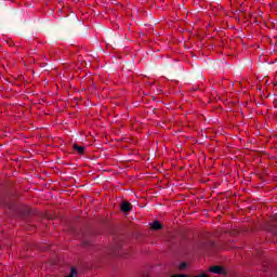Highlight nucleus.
Wrapping results in <instances>:
<instances>
[{
  "instance_id": "f257e3e1",
  "label": "nucleus",
  "mask_w": 277,
  "mask_h": 277,
  "mask_svg": "<svg viewBox=\"0 0 277 277\" xmlns=\"http://www.w3.org/2000/svg\"><path fill=\"white\" fill-rule=\"evenodd\" d=\"M120 209L122 213H129L130 211H133V205L128 201H121Z\"/></svg>"
},
{
  "instance_id": "f03ea898",
  "label": "nucleus",
  "mask_w": 277,
  "mask_h": 277,
  "mask_svg": "<svg viewBox=\"0 0 277 277\" xmlns=\"http://www.w3.org/2000/svg\"><path fill=\"white\" fill-rule=\"evenodd\" d=\"M210 272H212V274H226V272H224V267L222 266H212Z\"/></svg>"
},
{
  "instance_id": "7ed1b4c3",
  "label": "nucleus",
  "mask_w": 277,
  "mask_h": 277,
  "mask_svg": "<svg viewBox=\"0 0 277 277\" xmlns=\"http://www.w3.org/2000/svg\"><path fill=\"white\" fill-rule=\"evenodd\" d=\"M151 230H161L163 228V225L160 224L159 221H154L151 224Z\"/></svg>"
},
{
  "instance_id": "20e7f679",
  "label": "nucleus",
  "mask_w": 277,
  "mask_h": 277,
  "mask_svg": "<svg viewBox=\"0 0 277 277\" xmlns=\"http://www.w3.org/2000/svg\"><path fill=\"white\" fill-rule=\"evenodd\" d=\"M74 150H77V153H79V155H83V153H85V147H83L81 145L74 144Z\"/></svg>"
},
{
  "instance_id": "39448f33",
  "label": "nucleus",
  "mask_w": 277,
  "mask_h": 277,
  "mask_svg": "<svg viewBox=\"0 0 277 277\" xmlns=\"http://www.w3.org/2000/svg\"><path fill=\"white\" fill-rule=\"evenodd\" d=\"M115 254L122 256V245L121 243L117 245V247L115 248Z\"/></svg>"
},
{
  "instance_id": "423d86ee",
  "label": "nucleus",
  "mask_w": 277,
  "mask_h": 277,
  "mask_svg": "<svg viewBox=\"0 0 277 277\" xmlns=\"http://www.w3.org/2000/svg\"><path fill=\"white\" fill-rule=\"evenodd\" d=\"M77 268L72 267L69 275L65 276V277H77Z\"/></svg>"
},
{
  "instance_id": "0eeeda50",
  "label": "nucleus",
  "mask_w": 277,
  "mask_h": 277,
  "mask_svg": "<svg viewBox=\"0 0 277 277\" xmlns=\"http://www.w3.org/2000/svg\"><path fill=\"white\" fill-rule=\"evenodd\" d=\"M187 267V263L183 262L180 264V269H185Z\"/></svg>"
},
{
  "instance_id": "6e6552de",
  "label": "nucleus",
  "mask_w": 277,
  "mask_h": 277,
  "mask_svg": "<svg viewBox=\"0 0 277 277\" xmlns=\"http://www.w3.org/2000/svg\"><path fill=\"white\" fill-rule=\"evenodd\" d=\"M83 246H92V241L90 240H83Z\"/></svg>"
},
{
  "instance_id": "1a4fd4ad",
  "label": "nucleus",
  "mask_w": 277,
  "mask_h": 277,
  "mask_svg": "<svg viewBox=\"0 0 277 277\" xmlns=\"http://www.w3.org/2000/svg\"><path fill=\"white\" fill-rule=\"evenodd\" d=\"M171 277H187L185 274L172 275Z\"/></svg>"
},
{
  "instance_id": "9d476101",
  "label": "nucleus",
  "mask_w": 277,
  "mask_h": 277,
  "mask_svg": "<svg viewBox=\"0 0 277 277\" xmlns=\"http://www.w3.org/2000/svg\"><path fill=\"white\" fill-rule=\"evenodd\" d=\"M210 248H215V243L213 241L210 242Z\"/></svg>"
},
{
  "instance_id": "9b49d317",
  "label": "nucleus",
  "mask_w": 277,
  "mask_h": 277,
  "mask_svg": "<svg viewBox=\"0 0 277 277\" xmlns=\"http://www.w3.org/2000/svg\"><path fill=\"white\" fill-rule=\"evenodd\" d=\"M273 235H276V229L273 230Z\"/></svg>"
}]
</instances>
